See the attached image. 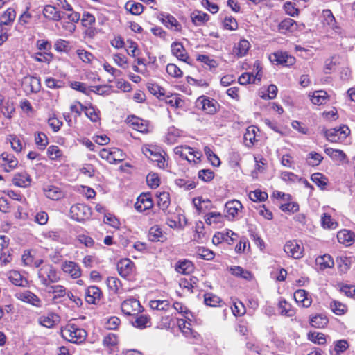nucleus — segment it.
I'll return each instance as SVG.
<instances>
[{"mask_svg": "<svg viewBox=\"0 0 355 355\" xmlns=\"http://www.w3.org/2000/svg\"><path fill=\"white\" fill-rule=\"evenodd\" d=\"M171 51L173 55L180 60L189 63V57L186 53L185 49L182 43L178 42H173L171 44Z\"/></svg>", "mask_w": 355, "mask_h": 355, "instance_id": "nucleus-12", "label": "nucleus"}, {"mask_svg": "<svg viewBox=\"0 0 355 355\" xmlns=\"http://www.w3.org/2000/svg\"><path fill=\"white\" fill-rule=\"evenodd\" d=\"M337 239L339 243L349 246L355 241V233L350 230H342L338 232Z\"/></svg>", "mask_w": 355, "mask_h": 355, "instance_id": "nucleus-19", "label": "nucleus"}, {"mask_svg": "<svg viewBox=\"0 0 355 355\" xmlns=\"http://www.w3.org/2000/svg\"><path fill=\"white\" fill-rule=\"evenodd\" d=\"M322 225L324 227L329 228V229H335L338 224L336 222H334L331 216L324 213L322 216Z\"/></svg>", "mask_w": 355, "mask_h": 355, "instance_id": "nucleus-62", "label": "nucleus"}, {"mask_svg": "<svg viewBox=\"0 0 355 355\" xmlns=\"http://www.w3.org/2000/svg\"><path fill=\"white\" fill-rule=\"evenodd\" d=\"M62 269L74 279L78 278L81 275L80 268L73 261H65L62 266Z\"/></svg>", "mask_w": 355, "mask_h": 355, "instance_id": "nucleus-16", "label": "nucleus"}, {"mask_svg": "<svg viewBox=\"0 0 355 355\" xmlns=\"http://www.w3.org/2000/svg\"><path fill=\"white\" fill-rule=\"evenodd\" d=\"M61 335L65 340L73 343H83L87 336L86 331L74 324H69L61 329Z\"/></svg>", "mask_w": 355, "mask_h": 355, "instance_id": "nucleus-1", "label": "nucleus"}, {"mask_svg": "<svg viewBox=\"0 0 355 355\" xmlns=\"http://www.w3.org/2000/svg\"><path fill=\"white\" fill-rule=\"evenodd\" d=\"M150 306L153 309L164 311L169 308L170 304L168 300H151Z\"/></svg>", "mask_w": 355, "mask_h": 355, "instance_id": "nucleus-50", "label": "nucleus"}, {"mask_svg": "<svg viewBox=\"0 0 355 355\" xmlns=\"http://www.w3.org/2000/svg\"><path fill=\"white\" fill-rule=\"evenodd\" d=\"M304 248L297 241H287L284 247V252L288 256L294 259H300L302 257Z\"/></svg>", "mask_w": 355, "mask_h": 355, "instance_id": "nucleus-7", "label": "nucleus"}, {"mask_svg": "<svg viewBox=\"0 0 355 355\" xmlns=\"http://www.w3.org/2000/svg\"><path fill=\"white\" fill-rule=\"evenodd\" d=\"M18 165L17 159L12 154L3 152L0 155V166L6 172H10Z\"/></svg>", "mask_w": 355, "mask_h": 355, "instance_id": "nucleus-8", "label": "nucleus"}, {"mask_svg": "<svg viewBox=\"0 0 355 355\" xmlns=\"http://www.w3.org/2000/svg\"><path fill=\"white\" fill-rule=\"evenodd\" d=\"M81 110L85 111V115L93 122H96L99 120L98 113L96 112L93 106L86 107L80 103H78Z\"/></svg>", "mask_w": 355, "mask_h": 355, "instance_id": "nucleus-45", "label": "nucleus"}, {"mask_svg": "<svg viewBox=\"0 0 355 355\" xmlns=\"http://www.w3.org/2000/svg\"><path fill=\"white\" fill-rule=\"evenodd\" d=\"M327 98V94L324 91H315L311 98L314 105H322L325 103Z\"/></svg>", "mask_w": 355, "mask_h": 355, "instance_id": "nucleus-42", "label": "nucleus"}, {"mask_svg": "<svg viewBox=\"0 0 355 355\" xmlns=\"http://www.w3.org/2000/svg\"><path fill=\"white\" fill-rule=\"evenodd\" d=\"M135 320L132 322V324L134 327L139 328V329H144L146 328L150 324V317L146 315H137Z\"/></svg>", "mask_w": 355, "mask_h": 355, "instance_id": "nucleus-37", "label": "nucleus"}, {"mask_svg": "<svg viewBox=\"0 0 355 355\" xmlns=\"http://www.w3.org/2000/svg\"><path fill=\"white\" fill-rule=\"evenodd\" d=\"M23 300H26L27 302L36 306H39L40 303V300L38 298V297L35 295L34 293L26 291L24 293H23Z\"/></svg>", "mask_w": 355, "mask_h": 355, "instance_id": "nucleus-59", "label": "nucleus"}, {"mask_svg": "<svg viewBox=\"0 0 355 355\" xmlns=\"http://www.w3.org/2000/svg\"><path fill=\"white\" fill-rule=\"evenodd\" d=\"M92 214L90 208L85 204H76L70 209L71 218L77 221H84L88 219Z\"/></svg>", "mask_w": 355, "mask_h": 355, "instance_id": "nucleus-4", "label": "nucleus"}, {"mask_svg": "<svg viewBox=\"0 0 355 355\" xmlns=\"http://www.w3.org/2000/svg\"><path fill=\"white\" fill-rule=\"evenodd\" d=\"M46 196L53 200H57L62 198L63 193L60 188L55 186H49L48 188L44 189Z\"/></svg>", "mask_w": 355, "mask_h": 355, "instance_id": "nucleus-32", "label": "nucleus"}, {"mask_svg": "<svg viewBox=\"0 0 355 355\" xmlns=\"http://www.w3.org/2000/svg\"><path fill=\"white\" fill-rule=\"evenodd\" d=\"M311 179L321 189H324L328 183V179L320 173L312 174Z\"/></svg>", "mask_w": 355, "mask_h": 355, "instance_id": "nucleus-39", "label": "nucleus"}, {"mask_svg": "<svg viewBox=\"0 0 355 355\" xmlns=\"http://www.w3.org/2000/svg\"><path fill=\"white\" fill-rule=\"evenodd\" d=\"M242 207L241 203L236 200L229 201L225 204V209L229 215L234 218L238 214L239 209Z\"/></svg>", "mask_w": 355, "mask_h": 355, "instance_id": "nucleus-34", "label": "nucleus"}, {"mask_svg": "<svg viewBox=\"0 0 355 355\" xmlns=\"http://www.w3.org/2000/svg\"><path fill=\"white\" fill-rule=\"evenodd\" d=\"M101 291L96 286H89L85 291V298L87 303L95 304L100 300Z\"/></svg>", "mask_w": 355, "mask_h": 355, "instance_id": "nucleus-14", "label": "nucleus"}, {"mask_svg": "<svg viewBox=\"0 0 355 355\" xmlns=\"http://www.w3.org/2000/svg\"><path fill=\"white\" fill-rule=\"evenodd\" d=\"M294 299L295 302L303 307H309L312 300L308 297V293L304 289L297 290L294 293Z\"/></svg>", "mask_w": 355, "mask_h": 355, "instance_id": "nucleus-20", "label": "nucleus"}, {"mask_svg": "<svg viewBox=\"0 0 355 355\" xmlns=\"http://www.w3.org/2000/svg\"><path fill=\"white\" fill-rule=\"evenodd\" d=\"M204 151L211 164L214 166H218L220 164L218 157L208 146H205Z\"/></svg>", "mask_w": 355, "mask_h": 355, "instance_id": "nucleus-57", "label": "nucleus"}, {"mask_svg": "<svg viewBox=\"0 0 355 355\" xmlns=\"http://www.w3.org/2000/svg\"><path fill=\"white\" fill-rule=\"evenodd\" d=\"M174 152L177 155H179L182 159L191 162V159L189 155L193 154V150L191 147L187 146H177L174 149Z\"/></svg>", "mask_w": 355, "mask_h": 355, "instance_id": "nucleus-31", "label": "nucleus"}, {"mask_svg": "<svg viewBox=\"0 0 355 355\" xmlns=\"http://www.w3.org/2000/svg\"><path fill=\"white\" fill-rule=\"evenodd\" d=\"M250 47L249 42L245 39L241 40L237 46L233 49V53L238 57L241 58L245 55Z\"/></svg>", "mask_w": 355, "mask_h": 355, "instance_id": "nucleus-24", "label": "nucleus"}, {"mask_svg": "<svg viewBox=\"0 0 355 355\" xmlns=\"http://www.w3.org/2000/svg\"><path fill=\"white\" fill-rule=\"evenodd\" d=\"M316 264L320 266V270L331 268L334 266L332 257L329 254L320 256L315 259Z\"/></svg>", "mask_w": 355, "mask_h": 355, "instance_id": "nucleus-29", "label": "nucleus"}, {"mask_svg": "<svg viewBox=\"0 0 355 355\" xmlns=\"http://www.w3.org/2000/svg\"><path fill=\"white\" fill-rule=\"evenodd\" d=\"M40 325L46 328H53L60 322V316L55 313H51L47 315L40 316L38 319Z\"/></svg>", "mask_w": 355, "mask_h": 355, "instance_id": "nucleus-13", "label": "nucleus"}, {"mask_svg": "<svg viewBox=\"0 0 355 355\" xmlns=\"http://www.w3.org/2000/svg\"><path fill=\"white\" fill-rule=\"evenodd\" d=\"M249 197L251 200L254 202H263L265 201L268 198V194L266 192L261 191L259 189H257L254 191H252L249 194Z\"/></svg>", "mask_w": 355, "mask_h": 355, "instance_id": "nucleus-53", "label": "nucleus"}, {"mask_svg": "<svg viewBox=\"0 0 355 355\" xmlns=\"http://www.w3.org/2000/svg\"><path fill=\"white\" fill-rule=\"evenodd\" d=\"M349 343L346 340H339L334 343L336 355H340L349 348Z\"/></svg>", "mask_w": 355, "mask_h": 355, "instance_id": "nucleus-58", "label": "nucleus"}, {"mask_svg": "<svg viewBox=\"0 0 355 355\" xmlns=\"http://www.w3.org/2000/svg\"><path fill=\"white\" fill-rule=\"evenodd\" d=\"M191 18L196 26H201L209 19V16L202 11L195 10L191 14Z\"/></svg>", "mask_w": 355, "mask_h": 355, "instance_id": "nucleus-27", "label": "nucleus"}, {"mask_svg": "<svg viewBox=\"0 0 355 355\" xmlns=\"http://www.w3.org/2000/svg\"><path fill=\"white\" fill-rule=\"evenodd\" d=\"M112 160L110 164H116L122 162L125 158L123 151L119 148H112Z\"/></svg>", "mask_w": 355, "mask_h": 355, "instance_id": "nucleus-61", "label": "nucleus"}, {"mask_svg": "<svg viewBox=\"0 0 355 355\" xmlns=\"http://www.w3.org/2000/svg\"><path fill=\"white\" fill-rule=\"evenodd\" d=\"M157 197L159 207L163 211L166 210L171 203L169 193L168 192H162L157 195Z\"/></svg>", "mask_w": 355, "mask_h": 355, "instance_id": "nucleus-36", "label": "nucleus"}, {"mask_svg": "<svg viewBox=\"0 0 355 355\" xmlns=\"http://www.w3.org/2000/svg\"><path fill=\"white\" fill-rule=\"evenodd\" d=\"M309 323L313 327L324 328L328 324L329 319L326 315L318 313L310 318Z\"/></svg>", "mask_w": 355, "mask_h": 355, "instance_id": "nucleus-23", "label": "nucleus"}, {"mask_svg": "<svg viewBox=\"0 0 355 355\" xmlns=\"http://www.w3.org/2000/svg\"><path fill=\"white\" fill-rule=\"evenodd\" d=\"M278 27L281 31H293L296 29L297 23L293 19L286 18L279 24Z\"/></svg>", "mask_w": 355, "mask_h": 355, "instance_id": "nucleus-46", "label": "nucleus"}, {"mask_svg": "<svg viewBox=\"0 0 355 355\" xmlns=\"http://www.w3.org/2000/svg\"><path fill=\"white\" fill-rule=\"evenodd\" d=\"M25 79H28L30 92L33 93H37L40 90L41 83L40 79L39 78L35 76H31L28 78H25Z\"/></svg>", "mask_w": 355, "mask_h": 355, "instance_id": "nucleus-54", "label": "nucleus"}, {"mask_svg": "<svg viewBox=\"0 0 355 355\" xmlns=\"http://www.w3.org/2000/svg\"><path fill=\"white\" fill-rule=\"evenodd\" d=\"M175 184L180 188H184L185 190H191L196 187L195 182L191 180H187L185 179L179 178L175 180Z\"/></svg>", "mask_w": 355, "mask_h": 355, "instance_id": "nucleus-60", "label": "nucleus"}, {"mask_svg": "<svg viewBox=\"0 0 355 355\" xmlns=\"http://www.w3.org/2000/svg\"><path fill=\"white\" fill-rule=\"evenodd\" d=\"M47 154L52 160H56L62 156V152L58 146L52 145L48 148Z\"/></svg>", "mask_w": 355, "mask_h": 355, "instance_id": "nucleus-55", "label": "nucleus"}, {"mask_svg": "<svg viewBox=\"0 0 355 355\" xmlns=\"http://www.w3.org/2000/svg\"><path fill=\"white\" fill-rule=\"evenodd\" d=\"M15 111V107L12 103L9 101L3 102V98L1 96V103L0 104V114H2L7 119H10L12 114Z\"/></svg>", "mask_w": 355, "mask_h": 355, "instance_id": "nucleus-26", "label": "nucleus"}, {"mask_svg": "<svg viewBox=\"0 0 355 355\" xmlns=\"http://www.w3.org/2000/svg\"><path fill=\"white\" fill-rule=\"evenodd\" d=\"M146 182L148 185L153 189L158 187L160 184V179L156 173H149L146 177Z\"/></svg>", "mask_w": 355, "mask_h": 355, "instance_id": "nucleus-63", "label": "nucleus"}, {"mask_svg": "<svg viewBox=\"0 0 355 355\" xmlns=\"http://www.w3.org/2000/svg\"><path fill=\"white\" fill-rule=\"evenodd\" d=\"M166 71L170 76L174 78H180L182 76V71L175 64H168L166 66Z\"/></svg>", "mask_w": 355, "mask_h": 355, "instance_id": "nucleus-64", "label": "nucleus"}, {"mask_svg": "<svg viewBox=\"0 0 355 355\" xmlns=\"http://www.w3.org/2000/svg\"><path fill=\"white\" fill-rule=\"evenodd\" d=\"M37 275L40 283L43 286L56 283L60 279L56 269L50 264L42 266L39 269Z\"/></svg>", "mask_w": 355, "mask_h": 355, "instance_id": "nucleus-2", "label": "nucleus"}, {"mask_svg": "<svg viewBox=\"0 0 355 355\" xmlns=\"http://www.w3.org/2000/svg\"><path fill=\"white\" fill-rule=\"evenodd\" d=\"M322 16L325 24L329 25L332 29L337 28L335 17L330 10H324Z\"/></svg>", "mask_w": 355, "mask_h": 355, "instance_id": "nucleus-51", "label": "nucleus"}, {"mask_svg": "<svg viewBox=\"0 0 355 355\" xmlns=\"http://www.w3.org/2000/svg\"><path fill=\"white\" fill-rule=\"evenodd\" d=\"M134 263L129 259H121L117 263V270L122 277H127L133 272Z\"/></svg>", "mask_w": 355, "mask_h": 355, "instance_id": "nucleus-11", "label": "nucleus"}, {"mask_svg": "<svg viewBox=\"0 0 355 355\" xmlns=\"http://www.w3.org/2000/svg\"><path fill=\"white\" fill-rule=\"evenodd\" d=\"M322 159L323 157L320 154L315 152H311L308 155L306 163L309 166H316L321 163Z\"/></svg>", "mask_w": 355, "mask_h": 355, "instance_id": "nucleus-47", "label": "nucleus"}, {"mask_svg": "<svg viewBox=\"0 0 355 355\" xmlns=\"http://www.w3.org/2000/svg\"><path fill=\"white\" fill-rule=\"evenodd\" d=\"M122 312L127 315H137L139 313L143 311L139 300L130 298L124 300L121 306Z\"/></svg>", "mask_w": 355, "mask_h": 355, "instance_id": "nucleus-5", "label": "nucleus"}, {"mask_svg": "<svg viewBox=\"0 0 355 355\" xmlns=\"http://www.w3.org/2000/svg\"><path fill=\"white\" fill-rule=\"evenodd\" d=\"M148 237L152 242H164L166 240L165 234L159 225H154L150 228Z\"/></svg>", "mask_w": 355, "mask_h": 355, "instance_id": "nucleus-18", "label": "nucleus"}, {"mask_svg": "<svg viewBox=\"0 0 355 355\" xmlns=\"http://www.w3.org/2000/svg\"><path fill=\"white\" fill-rule=\"evenodd\" d=\"M197 60L202 62L207 65L210 69H215L218 67V64L214 59L211 58L209 56L206 55H198Z\"/></svg>", "mask_w": 355, "mask_h": 355, "instance_id": "nucleus-52", "label": "nucleus"}, {"mask_svg": "<svg viewBox=\"0 0 355 355\" xmlns=\"http://www.w3.org/2000/svg\"><path fill=\"white\" fill-rule=\"evenodd\" d=\"M129 123H130L131 125L135 130L140 132H148L147 123L138 117L132 116Z\"/></svg>", "mask_w": 355, "mask_h": 355, "instance_id": "nucleus-30", "label": "nucleus"}, {"mask_svg": "<svg viewBox=\"0 0 355 355\" xmlns=\"http://www.w3.org/2000/svg\"><path fill=\"white\" fill-rule=\"evenodd\" d=\"M278 308L281 315L286 316H293L294 311L291 309V306L286 300H281L278 304Z\"/></svg>", "mask_w": 355, "mask_h": 355, "instance_id": "nucleus-44", "label": "nucleus"}, {"mask_svg": "<svg viewBox=\"0 0 355 355\" xmlns=\"http://www.w3.org/2000/svg\"><path fill=\"white\" fill-rule=\"evenodd\" d=\"M196 106L200 107L205 113L213 115L218 111L219 104L213 98H210L205 96H201L196 101Z\"/></svg>", "mask_w": 355, "mask_h": 355, "instance_id": "nucleus-3", "label": "nucleus"}, {"mask_svg": "<svg viewBox=\"0 0 355 355\" xmlns=\"http://www.w3.org/2000/svg\"><path fill=\"white\" fill-rule=\"evenodd\" d=\"M324 152L334 160L338 161L342 163L347 162V157L341 150L327 148L324 149Z\"/></svg>", "mask_w": 355, "mask_h": 355, "instance_id": "nucleus-22", "label": "nucleus"}, {"mask_svg": "<svg viewBox=\"0 0 355 355\" xmlns=\"http://www.w3.org/2000/svg\"><path fill=\"white\" fill-rule=\"evenodd\" d=\"M43 15L49 20L58 21L63 17L61 12L56 7L51 5H46L43 9Z\"/></svg>", "mask_w": 355, "mask_h": 355, "instance_id": "nucleus-17", "label": "nucleus"}, {"mask_svg": "<svg viewBox=\"0 0 355 355\" xmlns=\"http://www.w3.org/2000/svg\"><path fill=\"white\" fill-rule=\"evenodd\" d=\"M308 338L311 342L318 345H323L326 343L325 336L322 333L310 332L308 334Z\"/></svg>", "mask_w": 355, "mask_h": 355, "instance_id": "nucleus-49", "label": "nucleus"}, {"mask_svg": "<svg viewBox=\"0 0 355 355\" xmlns=\"http://www.w3.org/2000/svg\"><path fill=\"white\" fill-rule=\"evenodd\" d=\"M35 141L38 148L44 150L49 144L47 136L42 132H38L35 134Z\"/></svg>", "mask_w": 355, "mask_h": 355, "instance_id": "nucleus-38", "label": "nucleus"}, {"mask_svg": "<svg viewBox=\"0 0 355 355\" xmlns=\"http://www.w3.org/2000/svg\"><path fill=\"white\" fill-rule=\"evenodd\" d=\"M223 217H226V216H223L219 212H209L205 216V220L208 225L216 224L222 223Z\"/></svg>", "mask_w": 355, "mask_h": 355, "instance_id": "nucleus-41", "label": "nucleus"}, {"mask_svg": "<svg viewBox=\"0 0 355 355\" xmlns=\"http://www.w3.org/2000/svg\"><path fill=\"white\" fill-rule=\"evenodd\" d=\"M14 184L20 187H26L31 184V179L26 173L16 174L13 178Z\"/></svg>", "mask_w": 355, "mask_h": 355, "instance_id": "nucleus-28", "label": "nucleus"}, {"mask_svg": "<svg viewBox=\"0 0 355 355\" xmlns=\"http://www.w3.org/2000/svg\"><path fill=\"white\" fill-rule=\"evenodd\" d=\"M15 10L12 8H8L1 16V24L9 25L15 20Z\"/></svg>", "mask_w": 355, "mask_h": 355, "instance_id": "nucleus-40", "label": "nucleus"}, {"mask_svg": "<svg viewBox=\"0 0 355 355\" xmlns=\"http://www.w3.org/2000/svg\"><path fill=\"white\" fill-rule=\"evenodd\" d=\"M256 130L257 128L253 125L247 128L243 135V141L246 146L251 147L254 145L256 141Z\"/></svg>", "mask_w": 355, "mask_h": 355, "instance_id": "nucleus-25", "label": "nucleus"}, {"mask_svg": "<svg viewBox=\"0 0 355 355\" xmlns=\"http://www.w3.org/2000/svg\"><path fill=\"white\" fill-rule=\"evenodd\" d=\"M269 59L272 64H282L284 66H291L295 64V58L286 52H275L272 53Z\"/></svg>", "mask_w": 355, "mask_h": 355, "instance_id": "nucleus-6", "label": "nucleus"}, {"mask_svg": "<svg viewBox=\"0 0 355 355\" xmlns=\"http://www.w3.org/2000/svg\"><path fill=\"white\" fill-rule=\"evenodd\" d=\"M103 344L105 347L112 349L114 347H116L118 344V338L114 334H108L103 338Z\"/></svg>", "mask_w": 355, "mask_h": 355, "instance_id": "nucleus-48", "label": "nucleus"}, {"mask_svg": "<svg viewBox=\"0 0 355 355\" xmlns=\"http://www.w3.org/2000/svg\"><path fill=\"white\" fill-rule=\"evenodd\" d=\"M175 270L182 275L191 274L194 269L193 263L189 260L179 261L175 265Z\"/></svg>", "mask_w": 355, "mask_h": 355, "instance_id": "nucleus-21", "label": "nucleus"}, {"mask_svg": "<svg viewBox=\"0 0 355 355\" xmlns=\"http://www.w3.org/2000/svg\"><path fill=\"white\" fill-rule=\"evenodd\" d=\"M107 285L108 288L114 293H117L120 287L121 286V281L114 277H109L107 279Z\"/></svg>", "mask_w": 355, "mask_h": 355, "instance_id": "nucleus-56", "label": "nucleus"}, {"mask_svg": "<svg viewBox=\"0 0 355 355\" xmlns=\"http://www.w3.org/2000/svg\"><path fill=\"white\" fill-rule=\"evenodd\" d=\"M153 205V203L150 194L142 193L138 197L135 204V207L138 211L143 212L151 208Z\"/></svg>", "mask_w": 355, "mask_h": 355, "instance_id": "nucleus-10", "label": "nucleus"}, {"mask_svg": "<svg viewBox=\"0 0 355 355\" xmlns=\"http://www.w3.org/2000/svg\"><path fill=\"white\" fill-rule=\"evenodd\" d=\"M204 302L207 306L216 307L220 306V303L222 302V300L217 295L211 293H208L204 295Z\"/></svg>", "mask_w": 355, "mask_h": 355, "instance_id": "nucleus-35", "label": "nucleus"}, {"mask_svg": "<svg viewBox=\"0 0 355 355\" xmlns=\"http://www.w3.org/2000/svg\"><path fill=\"white\" fill-rule=\"evenodd\" d=\"M349 133V129L346 125L340 127L339 128H332L330 130H325L324 135L327 140L331 142H337L340 137L339 135H344L347 136Z\"/></svg>", "mask_w": 355, "mask_h": 355, "instance_id": "nucleus-9", "label": "nucleus"}, {"mask_svg": "<svg viewBox=\"0 0 355 355\" xmlns=\"http://www.w3.org/2000/svg\"><path fill=\"white\" fill-rule=\"evenodd\" d=\"M330 307L332 311L338 315L345 314L347 311V306L337 300H334L331 302L330 304Z\"/></svg>", "mask_w": 355, "mask_h": 355, "instance_id": "nucleus-43", "label": "nucleus"}, {"mask_svg": "<svg viewBox=\"0 0 355 355\" xmlns=\"http://www.w3.org/2000/svg\"><path fill=\"white\" fill-rule=\"evenodd\" d=\"M160 21L168 28H174V30L175 31H181L182 30V26L181 24L178 21L176 18L173 17V15H171L169 14L165 15L163 13L160 14L159 17Z\"/></svg>", "mask_w": 355, "mask_h": 355, "instance_id": "nucleus-15", "label": "nucleus"}, {"mask_svg": "<svg viewBox=\"0 0 355 355\" xmlns=\"http://www.w3.org/2000/svg\"><path fill=\"white\" fill-rule=\"evenodd\" d=\"M125 8L131 14L139 15L144 11V6L141 3L129 1L125 3Z\"/></svg>", "mask_w": 355, "mask_h": 355, "instance_id": "nucleus-33", "label": "nucleus"}]
</instances>
